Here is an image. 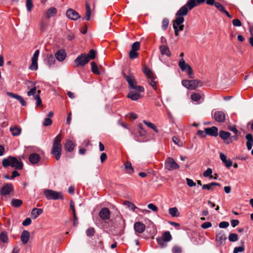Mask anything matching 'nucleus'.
<instances>
[{"label": "nucleus", "instance_id": "60", "mask_svg": "<svg viewBox=\"0 0 253 253\" xmlns=\"http://www.w3.org/2000/svg\"><path fill=\"white\" fill-rule=\"evenodd\" d=\"M0 239L3 243H6L8 240L7 234L5 232H2L0 235Z\"/></svg>", "mask_w": 253, "mask_h": 253}, {"label": "nucleus", "instance_id": "11", "mask_svg": "<svg viewBox=\"0 0 253 253\" xmlns=\"http://www.w3.org/2000/svg\"><path fill=\"white\" fill-rule=\"evenodd\" d=\"M40 54V51L39 49L36 50L34 52L32 59L31 64L29 67V69L31 70L36 71L38 68V60Z\"/></svg>", "mask_w": 253, "mask_h": 253}, {"label": "nucleus", "instance_id": "52", "mask_svg": "<svg viewBox=\"0 0 253 253\" xmlns=\"http://www.w3.org/2000/svg\"><path fill=\"white\" fill-rule=\"evenodd\" d=\"M172 140L175 144L177 145L179 147H181L183 145L182 141H181L177 137L175 136L172 137Z\"/></svg>", "mask_w": 253, "mask_h": 253}, {"label": "nucleus", "instance_id": "59", "mask_svg": "<svg viewBox=\"0 0 253 253\" xmlns=\"http://www.w3.org/2000/svg\"><path fill=\"white\" fill-rule=\"evenodd\" d=\"M95 233V230L93 227L88 228L86 231V234L87 236H93Z\"/></svg>", "mask_w": 253, "mask_h": 253}, {"label": "nucleus", "instance_id": "2", "mask_svg": "<svg viewBox=\"0 0 253 253\" xmlns=\"http://www.w3.org/2000/svg\"><path fill=\"white\" fill-rule=\"evenodd\" d=\"M61 141V134H59L54 138L53 145L51 150V153L55 156L56 160H58L61 156L62 150Z\"/></svg>", "mask_w": 253, "mask_h": 253}, {"label": "nucleus", "instance_id": "31", "mask_svg": "<svg viewBox=\"0 0 253 253\" xmlns=\"http://www.w3.org/2000/svg\"><path fill=\"white\" fill-rule=\"evenodd\" d=\"M215 186H220V184L217 182H211L207 184H204L202 185V189H207L208 190H213V187Z\"/></svg>", "mask_w": 253, "mask_h": 253}, {"label": "nucleus", "instance_id": "4", "mask_svg": "<svg viewBox=\"0 0 253 253\" xmlns=\"http://www.w3.org/2000/svg\"><path fill=\"white\" fill-rule=\"evenodd\" d=\"M181 83L182 85L190 90H195L203 85L202 82L199 80H183Z\"/></svg>", "mask_w": 253, "mask_h": 253}, {"label": "nucleus", "instance_id": "37", "mask_svg": "<svg viewBox=\"0 0 253 253\" xmlns=\"http://www.w3.org/2000/svg\"><path fill=\"white\" fill-rule=\"evenodd\" d=\"M169 213L172 217H178L179 212L176 207L171 208L169 209Z\"/></svg>", "mask_w": 253, "mask_h": 253}, {"label": "nucleus", "instance_id": "12", "mask_svg": "<svg viewBox=\"0 0 253 253\" xmlns=\"http://www.w3.org/2000/svg\"><path fill=\"white\" fill-rule=\"evenodd\" d=\"M66 16L68 18L72 20H77L80 17L79 14L71 8H69L67 10Z\"/></svg>", "mask_w": 253, "mask_h": 253}, {"label": "nucleus", "instance_id": "30", "mask_svg": "<svg viewBox=\"0 0 253 253\" xmlns=\"http://www.w3.org/2000/svg\"><path fill=\"white\" fill-rule=\"evenodd\" d=\"M55 62V59L52 54L47 55L45 59V63L49 67L54 65Z\"/></svg>", "mask_w": 253, "mask_h": 253}, {"label": "nucleus", "instance_id": "55", "mask_svg": "<svg viewBox=\"0 0 253 253\" xmlns=\"http://www.w3.org/2000/svg\"><path fill=\"white\" fill-rule=\"evenodd\" d=\"M212 170L211 168H208L203 173V176L205 177H210L211 178H212L211 174Z\"/></svg>", "mask_w": 253, "mask_h": 253}, {"label": "nucleus", "instance_id": "54", "mask_svg": "<svg viewBox=\"0 0 253 253\" xmlns=\"http://www.w3.org/2000/svg\"><path fill=\"white\" fill-rule=\"evenodd\" d=\"M228 239L230 242H236L238 240V236L235 233H231L229 235Z\"/></svg>", "mask_w": 253, "mask_h": 253}, {"label": "nucleus", "instance_id": "32", "mask_svg": "<svg viewBox=\"0 0 253 253\" xmlns=\"http://www.w3.org/2000/svg\"><path fill=\"white\" fill-rule=\"evenodd\" d=\"M75 148L74 142L71 140H67L65 144V149L68 152H72Z\"/></svg>", "mask_w": 253, "mask_h": 253}, {"label": "nucleus", "instance_id": "43", "mask_svg": "<svg viewBox=\"0 0 253 253\" xmlns=\"http://www.w3.org/2000/svg\"><path fill=\"white\" fill-rule=\"evenodd\" d=\"M91 71L96 74V75H99L100 72L99 71V69L98 68L97 65L94 62H92L91 63Z\"/></svg>", "mask_w": 253, "mask_h": 253}, {"label": "nucleus", "instance_id": "9", "mask_svg": "<svg viewBox=\"0 0 253 253\" xmlns=\"http://www.w3.org/2000/svg\"><path fill=\"white\" fill-rule=\"evenodd\" d=\"M165 168L169 171L179 169V166L171 157L167 158L165 164Z\"/></svg>", "mask_w": 253, "mask_h": 253}, {"label": "nucleus", "instance_id": "33", "mask_svg": "<svg viewBox=\"0 0 253 253\" xmlns=\"http://www.w3.org/2000/svg\"><path fill=\"white\" fill-rule=\"evenodd\" d=\"M57 13V9L55 7H51L47 9L45 12V16L47 18H50L55 15Z\"/></svg>", "mask_w": 253, "mask_h": 253}, {"label": "nucleus", "instance_id": "22", "mask_svg": "<svg viewBox=\"0 0 253 253\" xmlns=\"http://www.w3.org/2000/svg\"><path fill=\"white\" fill-rule=\"evenodd\" d=\"M146 226L141 222H136L134 224V229L137 233H142L145 230Z\"/></svg>", "mask_w": 253, "mask_h": 253}, {"label": "nucleus", "instance_id": "10", "mask_svg": "<svg viewBox=\"0 0 253 253\" xmlns=\"http://www.w3.org/2000/svg\"><path fill=\"white\" fill-rule=\"evenodd\" d=\"M88 58L86 57V54L83 53L79 55L75 60L76 67L84 66L89 62Z\"/></svg>", "mask_w": 253, "mask_h": 253}, {"label": "nucleus", "instance_id": "35", "mask_svg": "<svg viewBox=\"0 0 253 253\" xmlns=\"http://www.w3.org/2000/svg\"><path fill=\"white\" fill-rule=\"evenodd\" d=\"M43 212V211L41 209L34 208L31 211V214L34 219L37 218Z\"/></svg>", "mask_w": 253, "mask_h": 253}, {"label": "nucleus", "instance_id": "44", "mask_svg": "<svg viewBox=\"0 0 253 253\" xmlns=\"http://www.w3.org/2000/svg\"><path fill=\"white\" fill-rule=\"evenodd\" d=\"M143 122L147 126H148L149 127L153 129L156 132H157V133L158 132V130L157 127L154 124H153L151 122H147L145 120H143Z\"/></svg>", "mask_w": 253, "mask_h": 253}, {"label": "nucleus", "instance_id": "20", "mask_svg": "<svg viewBox=\"0 0 253 253\" xmlns=\"http://www.w3.org/2000/svg\"><path fill=\"white\" fill-rule=\"evenodd\" d=\"M142 92H138L135 90L130 91L127 94V96L128 98H130L132 100L136 101L139 98L142 97V95L140 93Z\"/></svg>", "mask_w": 253, "mask_h": 253}, {"label": "nucleus", "instance_id": "5", "mask_svg": "<svg viewBox=\"0 0 253 253\" xmlns=\"http://www.w3.org/2000/svg\"><path fill=\"white\" fill-rule=\"evenodd\" d=\"M178 65L181 71L185 72L190 78L193 79L194 78V74L191 67L187 64L183 58L179 60Z\"/></svg>", "mask_w": 253, "mask_h": 253}, {"label": "nucleus", "instance_id": "29", "mask_svg": "<svg viewBox=\"0 0 253 253\" xmlns=\"http://www.w3.org/2000/svg\"><path fill=\"white\" fill-rule=\"evenodd\" d=\"M220 158L226 167L229 168L232 165V162L230 160H227L226 156L224 154H220Z\"/></svg>", "mask_w": 253, "mask_h": 253}, {"label": "nucleus", "instance_id": "19", "mask_svg": "<svg viewBox=\"0 0 253 253\" xmlns=\"http://www.w3.org/2000/svg\"><path fill=\"white\" fill-rule=\"evenodd\" d=\"M159 49L160 51L161 54L163 56H166L167 57H170L171 55V52L169 48V47L163 44L159 46Z\"/></svg>", "mask_w": 253, "mask_h": 253}, {"label": "nucleus", "instance_id": "8", "mask_svg": "<svg viewBox=\"0 0 253 253\" xmlns=\"http://www.w3.org/2000/svg\"><path fill=\"white\" fill-rule=\"evenodd\" d=\"M138 133L139 134V136L137 135L133 132H131V134L133 135L134 139L136 141L140 142L144 141L147 135V132L143 127L142 124L138 125Z\"/></svg>", "mask_w": 253, "mask_h": 253}, {"label": "nucleus", "instance_id": "56", "mask_svg": "<svg viewBox=\"0 0 253 253\" xmlns=\"http://www.w3.org/2000/svg\"><path fill=\"white\" fill-rule=\"evenodd\" d=\"M26 8L28 12H30L33 8V4L32 0H26Z\"/></svg>", "mask_w": 253, "mask_h": 253}, {"label": "nucleus", "instance_id": "41", "mask_svg": "<svg viewBox=\"0 0 253 253\" xmlns=\"http://www.w3.org/2000/svg\"><path fill=\"white\" fill-rule=\"evenodd\" d=\"M124 167L127 172L128 173H131L133 172V169L131 166V164L129 162H126L124 164Z\"/></svg>", "mask_w": 253, "mask_h": 253}, {"label": "nucleus", "instance_id": "6", "mask_svg": "<svg viewBox=\"0 0 253 253\" xmlns=\"http://www.w3.org/2000/svg\"><path fill=\"white\" fill-rule=\"evenodd\" d=\"M47 200L62 199L63 195L61 192H56L50 189H45L43 192Z\"/></svg>", "mask_w": 253, "mask_h": 253}, {"label": "nucleus", "instance_id": "58", "mask_svg": "<svg viewBox=\"0 0 253 253\" xmlns=\"http://www.w3.org/2000/svg\"><path fill=\"white\" fill-rule=\"evenodd\" d=\"M140 45V42H136L132 44L131 49L137 51L139 49Z\"/></svg>", "mask_w": 253, "mask_h": 253}, {"label": "nucleus", "instance_id": "26", "mask_svg": "<svg viewBox=\"0 0 253 253\" xmlns=\"http://www.w3.org/2000/svg\"><path fill=\"white\" fill-rule=\"evenodd\" d=\"M32 84L33 86V87L32 88H31L29 90V91L27 92V95L28 96H34V97H35V95L37 94H36L37 88L35 86L36 83H34L33 82L28 81H27V84Z\"/></svg>", "mask_w": 253, "mask_h": 253}, {"label": "nucleus", "instance_id": "14", "mask_svg": "<svg viewBox=\"0 0 253 253\" xmlns=\"http://www.w3.org/2000/svg\"><path fill=\"white\" fill-rule=\"evenodd\" d=\"M6 94L9 97L14 98L20 103L21 105L23 106H25L27 105L26 101L24 100V98L20 95H18L17 94L13 93L11 92H7Z\"/></svg>", "mask_w": 253, "mask_h": 253}, {"label": "nucleus", "instance_id": "28", "mask_svg": "<svg viewBox=\"0 0 253 253\" xmlns=\"http://www.w3.org/2000/svg\"><path fill=\"white\" fill-rule=\"evenodd\" d=\"M40 159V156L37 153L31 154L29 158L30 162L33 165L37 164L39 162Z\"/></svg>", "mask_w": 253, "mask_h": 253}, {"label": "nucleus", "instance_id": "3", "mask_svg": "<svg viewBox=\"0 0 253 253\" xmlns=\"http://www.w3.org/2000/svg\"><path fill=\"white\" fill-rule=\"evenodd\" d=\"M123 75L124 78L127 82L130 88L138 91V92L144 91V88L142 86L137 85V82L134 77L132 75L129 74L127 75L124 73Z\"/></svg>", "mask_w": 253, "mask_h": 253}, {"label": "nucleus", "instance_id": "48", "mask_svg": "<svg viewBox=\"0 0 253 253\" xmlns=\"http://www.w3.org/2000/svg\"><path fill=\"white\" fill-rule=\"evenodd\" d=\"M91 14V9L90 7V5L88 3H86V15H85V20H89L90 19Z\"/></svg>", "mask_w": 253, "mask_h": 253}, {"label": "nucleus", "instance_id": "53", "mask_svg": "<svg viewBox=\"0 0 253 253\" xmlns=\"http://www.w3.org/2000/svg\"><path fill=\"white\" fill-rule=\"evenodd\" d=\"M143 72L146 75L148 79L155 76L151 70L147 68H145L143 69Z\"/></svg>", "mask_w": 253, "mask_h": 253}, {"label": "nucleus", "instance_id": "63", "mask_svg": "<svg viewBox=\"0 0 253 253\" xmlns=\"http://www.w3.org/2000/svg\"><path fill=\"white\" fill-rule=\"evenodd\" d=\"M245 248L243 246H240L235 247L233 250V253H242L244 252Z\"/></svg>", "mask_w": 253, "mask_h": 253}, {"label": "nucleus", "instance_id": "62", "mask_svg": "<svg viewBox=\"0 0 253 253\" xmlns=\"http://www.w3.org/2000/svg\"><path fill=\"white\" fill-rule=\"evenodd\" d=\"M215 7L220 12H223L225 10L223 5L218 2H216L214 5Z\"/></svg>", "mask_w": 253, "mask_h": 253}, {"label": "nucleus", "instance_id": "36", "mask_svg": "<svg viewBox=\"0 0 253 253\" xmlns=\"http://www.w3.org/2000/svg\"><path fill=\"white\" fill-rule=\"evenodd\" d=\"M10 130L13 136H18L20 134L21 129L17 126L11 127Z\"/></svg>", "mask_w": 253, "mask_h": 253}, {"label": "nucleus", "instance_id": "25", "mask_svg": "<svg viewBox=\"0 0 253 253\" xmlns=\"http://www.w3.org/2000/svg\"><path fill=\"white\" fill-rule=\"evenodd\" d=\"M206 133L207 134L216 136L218 134V129L215 126H212L211 127L206 128L205 129Z\"/></svg>", "mask_w": 253, "mask_h": 253}, {"label": "nucleus", "instance_id": "57", "mask_svg": "<svg viewBox=\"0 0 253 253\" xmlns=\"http://www.w3.org/2000/svg\"><path fill=\"white\" fill-rule=\"evenodd\" d=\"M138 54L137 52V51L131 49L130 50L129 53V58L131 59L136 58L138 57Z\"/></svg>", "mask_w": 253, "mask_h": 253}, {"label": "nucleus", "instance_id": "27", "mask_svg": "<svg viewBox=\"0 0 253 253\" xmlns=\"http://www.w3.org/2000/svg\"><path fill=\"white\" fill-rule=\"evenodd\" d=\"M189 9L186 7L185 5L181 7L176 14V17H183V16H185L187 14Z\"/></svg>", "mask_w": 253, "mask_h": 253}, {"label": "nucleus", "instance_id": "50", "mask_svg": "<svg viewBox=\"0 0 253 253\" xmlns=\"http://www.w3.org/2000/svg\"><path fill=\"white\" fill-rule=\"evenodd\" d=\"M37 92L38 94L35 95L34 99L36 100L37 106H42V101L40 96V93L41 92V91L39 90Z\"/></svg>", "mask_w": 253, "mask_h": 253}, {"label": "nucleus", "instance_id": "21", "mask_svg": "<svg viewBox=\"0 0 253 253\" xmlns=\"http://www.w3.org/2000/svg\"><path fill=\"white\" fill-rule=\"evenodd\" d=\"M99 215L103 220L108 219L110 216V211L107 208H102L99 212Z\"/></svg>", "mask_w": 253, "mask_h": 253}, {"label": "nucleus", "instance_id": "15", "mask_svg": "<svg viewBox=\"0 0 253 253\" xmlns=\"http://www.w3.org/2000/svg\"><path fill=\"white\" fill-rule=\"evenodd\" d=\"M6 94L9 97L14 98L20 103L21 105L23 106H25L27 105L26 101L24 100V98L20 95H18L17 94L13 93L11 92H7Z\"/></svg>", "mask_w": 253, "mask_h": 253}, {"label": "nucleus", "instance_id": "38", "mask_svg": "<svg viewBox=\"0 0 253 253\" xmlns=\"http://www.w3.org/2000/svg\"><path fill=\"white\" fill-rule=\"evenodd\" d=\"M148 79V83L149 84L153 87V88L155 89H157V82L155 81L156 77L155 76L152 77L151 78H149Z\"/></svg>", "mask_w": 253, "mask_h": 253}, {"label": "nucleus", "instance_id": "24", "mask_svg": "<svg viewBox=\"0 0 253 253\" xmlns=\"http://www.w3.org/2000/svg\"><path fill=\"white\" fill-rule=\"evenodd\" d=\"M29 238H30L29 232L27 230H24L22 232V233L21 234V236H20V239H21L22 243L24 245L26 244L28 242Z\"/></svg>", "mask_w": 253, "mask_h": 253}, {"label": "nucleus", "instance_id": "23", "mask_svg": "<svg viewBox=\"0 0 253 253\" xmlns=\"http://www.w3.org/2000/svg\"><path fill=\"white\" fill-rule=\"evenodd\" d=\"M55 57L57 60L62 62L66 58V53L64 50H59L55 53Z\"/></svg>", "mask_w": 253, "mask_h": 253}, {"label": "nucleus", "instance_id": "42", "mask_svg": "<svg viewBox=\"0 0 253 253\" xmlns=\"http://www.w3.org/2000/svg\"><path fill=\"white\" fill-rule=\"evenodd\" d=\"M22 201L20 199H12L11 201V205L15 208L19 207L22 204Z\"/></svg>", "mask_w": 253, "mask_h": 253}, {"label": "nucleus", "instance_id": "49", "mask_svg": "<svg viewBox=\"0 0 253 253\" xmlns=\"http://www.w3.org/2000/svg\"><path fill=\"white\" fill-rule=\"evenodd\" d=\"M162 238L164 239L167 242H169L171 239V236L169 231H166L164 233Z\"/></svg>", "mask_w": 253, "mask_h": 253}, {"label": "nucleus", "instance_id": "1", "mask_svg": "<svg viewBox=\"0 0 253 253\" xmlns=\"http://www.w3.org/2000/svg\"><path fill=\"white\" fill-rule=\"evenodd\" d=\"M2 164L4 168L10 166L17 169H21L23 168V163L21 160H19L13 156H9L7 158L3 159Z\"/></svg>", "mask_w": 253, "mask_h": 253}, {"label": "nucleus", "instance_id": "45", "mask_svg": "<svg viewBox=\"0 0 253 253\" xmlns=\"http://www.w3.org/2000/svg\"><path fill=\"white\" fill-rule=\"evenodd\" d=\"M157 242L161 248H163L167 246V242L162 237L157 238Z\"/></svg>", "mask_w": 253, "mask_h": 253}, {"label": "nucleus", "instance_id": "46", "mask_svg": "<svg viewBox=\"0 0 253 253\" xmlns=\"http://www.w3.org/2000/svg\"><path fill=\"white\" fill-rule=\"evenodd\" d=\"M96 51L93 49H91L89 51L88 53L86 54V57L88 58V60L90 61L91 59H93L95 58Z\"/></svg>", "mask_w": 253, "mask_h": 253}, {"label": "nucleus", "instance_id": "47", "mask_svg": "<svg viewBox=\"0 0 253 253\" xmlns=\"http://www.w3.org/2000/svg\"><path fill=\"white\" fill-rule=\"evenodd\" d=\"M219 136L223 140L227 139L230 135V133L227 131H220L219 133Z\"/></svg>", "mask_w": 253, "mask_h": 253}, {"label": "nucleus", "instance_id": "16", "mask_svg": "<svg viewBox=\"0 0 253 253\" xmlns=\"http://www.w3.org/2000/svg\"><path fill=\"white\" fill-rule=\"evenodd\" d=\"M6 94L9 97L14 98L20 103L21 105L23 106H25L27 105L26 101L24 100V98L20 95H18L17 94L13 93L11 92H7Z\"/></svg>", "mask_w": 253, "mask_h": 253}, {"label": "nucleus", "instance_id": "61", "mask_svg": "<svg viewBox=\"0 0 253 253\" xmlns=\"http://www.w3.org/2000/svg\"><path fill=\"white\" fill-rule=\"evenodd\" d=\"M169 21L167 18H164L162 22V28L164 30H166L168 27Z\"/></svg>", "mask_w": 253, "mask_h": 253}, {"label": "nucleus", "instance_id": "40", "mask_svg": "<svg viewBox=\"0 0 253 253\" xmlns=\"http://www.w3.org/2000/svg\"><path fill=\"white\" fill-rule=\"evenodd\" d=\"M185 5L189 9V10L192 9L197 5L196 0H189Z\"/></svg>", "mask_w": 253, "mask_h": 253}, {"label": "nucleus", "instance_id": "13", "mask_svg": "<svg viewBox=\"0 0 253 253\" xmlns=\"http://www.w3.org/2000/svg\"><path fill=\"white\" fill-rule=\"evenodd\" d=\"M226 239L225 234L223 231H219L216 234L215 241L220 245H223L225 244V241Z\"/></svg>", "mask_w": 253, "mask_h": 253}, {"label": "nucleus", "instance_id": "17", "mask_svg": "<svg viewBox=\"0 0 253 253\" xmlns=\"http://www.w3.org/2000/svg\"><path fill=\"white\" fill-rule=\"evenodd\" d=\"M214 119L216 122L223 123L225 120V114L222 111H216L213 116Z\"/></svg>", "mask_w": 253, "mask_h": 253}, {"label": "nucleus", "instance_id": "39", "mask_svg": "<svg viewBox=\"0 0 253 253\" xmlns=\"http://www.w3.org/2000/svg\"><path fill=\"white\" fill-rule=\"evenodd\" d=\"M201 98V95L198 93L194 92L191 95V99L194 102H200Z\"/></svg>", "mask_w": 253, "mask_h": 253}, {"label": "nucleus", "instance_id": "34", "mask_svg": "<svg viewBox=\"0 0 253 253\" xmlns=\"http://www.w3.org/2000/svg\"><path fill=\"white\" fill-rule=\"evenodd\" d=\"M247 139V146L248 150H251L253 143V137L252 134H248L246 136Z\"/></svg>", "mask_w": 253, "mask_h": 253}, {"label": "nucleus", "instance_id": "18", "mask_svg": "<svg viewBox=\"0 0 253 253\" xmlns=\"http://www.w3.org/2000/svg\"><path fill=\"white\" fill-rule=\"evenodd\" d=\"M13 190L11 184L7 183L4 185L1 189L0 194L2 196L8 195Z\"/></svg>", "mask_w": 253, "mask_h": 253}, {"label": "nucleus", "instance_id": "7", "mask_svg": "<svg viewBox=\"0 0 253 253\" xmlns=\"http://www.w3.org/2000/svg\"><path fill=\"white\" fill-rule=\"evenodd\" d=\"M184 18L183 17H176L175 19L173 21V28L174 30V33L176 36L179 35V32L182 31L184 29Z\"/></svg>", "mask_w": 253, "mask_h": 253}, {"label": "nucleus", "instance_id": "64", "mask_svg": "<svg viewBox=\"0 0 253 253\" xmlns=\"http://www.w3.org/2000/svg\"><path fill=\"white\" fill-rule=\"evenodd\" d=\"M172 253H181L182 252V249L180 247L175 246L172 248Z\"/></svg>", "mask_w": 253, "mask_h": 253}, {"label": "nucleus", "instance_id": "51", "mask_svg": "<svg viewBox=\"0 0 253 253\" xmlns=\"http://www.w3.org/2000/svg\"><path fill=\"white\" fill-rule=\"evenodd\" d=\"M125 204L133 211H135L136 209H138L133 203L129 201H125Z\"/></svg>", "mask_w": 253, "mask_h": 253}]
</instances>
